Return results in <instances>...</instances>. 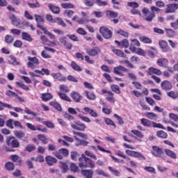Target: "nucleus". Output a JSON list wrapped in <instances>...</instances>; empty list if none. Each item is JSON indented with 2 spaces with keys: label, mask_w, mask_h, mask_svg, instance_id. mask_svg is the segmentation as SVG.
<instances>
[{
  "label": "nucleus",
  "mask_w": 178,
  "mask_h": 178,
  "mask_svg": "<svg viewBox=\"0 0 178 178\" xmlns=\"http://www.w3.org/2000/svg\"><path fill=\"white\" fill-rule=\"evenodd\" d=\"M9 18L11 20V24H13L15 27H18L20 26V19H17L15 15H11Z\"/></svg>",
  "instance_id": "obj_23"
},
{
  "label": "nucleus",
  "mask_w": 178,
  "mask_h": 178,
  "mask_svg": "<svg viewBox=\"0 0 178 178\" xmlns=\"http://www.w3.org/2000/svg\"><path fill=\"white\" fill-rule=\"evenodd\" d=\"M58 96L60 97L61 100H63L67 102H72L70 97H69L66 94L59 92H58Z\"/></svg>",
  "instance_id": "obj_36"
},
{
  "label": "nucleus",
  "mask_w": 178,
  "mask_h": 178,
  "mask_svg": "<svg viewBox=\"0 0 178 178\" xmlns=\"http://www.w3.org/2000/svg\"><path fill=\"white\" fill-rule=\"evenodd\" d=\"M126 154H127V155H128L129 156L134 157V158H136L138 159H143V160L146 159V158L144 156V155L139 152H134L132 150L127 149Z\"/></svg>",
  "instance_id": "obj_7"
},
{
  "label": "nucleus",
  "mask_w": 178,
  "mask_h": 178,
  "mask_svg": "<svg viewBox=\"0 0 178 178\" xmlns=\"http://www.w3.org/2000/svg\"><path fill=\"white\" fill-rule=\"evenodd\" d=\"M40 40L44 45H49L51 44V41L45 35H41Z\"/></svg>",
  "instance_id": "obj_58"
},
{
  "label": "nucleus",
  "mask_w": 178,
  "mask_h": 178,
  "mask_svg": "<svg viewBox=\"0 0 178 178\" xmlns=\"http://www.w3.org/2000/svg\"><path fill=\"white\" fill-rule=\"evenodd\" d=\"M52 23L53 24L56 23L58 25H59L60 26L63 27V28L67 27L66 23H65V22L60 17L54 18V21H52Z\"/></svg>",
  "instance_id": "obj_28"
},
{
  "label": "nucleus",
  "mask_w": 178,
  "mask_h": 178,
  "mask_svg": "<svg viewBox=\"0 0 178 178\" xmlns=\"http://www.w3.org/2000/svg\"><path fill=\"white\" fill-rule=\"evenodd\" d=\"M49 8L54 15L60 14V9L58 6H54V5H49Z\"/></svg>",
  "instance_id": "obj_33"
},
{
  "label": "nucleus",
  "mask_w": 178,
  "mask_h": 178,
  "mask_svg": "<svg viewBox=\"0 0 178 178\" xmlns=\"http://www.w3.org/2000/svg\"><path fill=\"white\" fill-rule=\"evenodd\" d=\"M156 65L159 67L167 68L168 65V60H167L166 58H159L156 60Z\"/></svg>",
  "instance_id": "obj_22"
},
{
  "label": "nucleus",
  "mask_w": 178,
  "mask_h": 178,
  "mask_svg": "<svg viewBox=\"0 0 178 178\" xmlns=\"http://www.w3.org/2000/svg\"><path fill=\"white\" fill-rule=\"evenodd\" d=\"M35 149H36V147L35 145H27L25 148V150L29 153L35 151Z\"/></svg>",
  "instance_id": "obj_59"
},
{
  "label": "nucleus",
  "mask_w": 178,
  "mask_h": 178,
  "mask_svg": "<svg viewBox=\"0 0 178 178\" xmlns=\"http://www.w3.org/2000/svg\"><path fill=\"white\" fill-rule=\"evenodd\" d=\"M161 88L162 90L168 91L170 90L172 88V85L170 83V81H168L167 80H165L164 81H162L161 83Z\"/></svg>",
  "instance_id": "obj_21"
},
{
  "label": "nucleus",
  "mask_w": 178,
  "mask_h": 178,
  "mask_svg": "<svg viewBox=\"0 0 178 178\" xmlns=\"http://www.w3.org/2000/svg\"><path fill=\"white\" fill-rule=\"evenodd\" d=\"M81 173L85 178H93L94 172L92 170H82Z\"/></svg>",
  "instance_id": "obj_26"
},
{
  "label": "nucleus",
  "mask_w": 178,
  "mask_h": 178,
  "mask_svg": "<svg viewBox=\"0 0 178 178\" xmlns=\"http://www.w3.org/2000/svg\"><path fill=\"white\" fill-rule=\"evenodd\" d=\"M50 106H53L54 108V109H56L59 112H62L63 111V108L62 106H60V104L56 102H51L49 103Z\"/></svg>",
  "instance_id": "obj_34"
},
{
  "label": "nucleus",
  "mask_w": 178,
  "mask_h": 178,
  "mask_svg": "<svg viewBox=\"0 0 178 178\" xmlns=\"http://www.w3.org/2000/svg\"><path fill=\"white\" fill-rule=\"evenodd\" d=\"M140 43L139 40L137 39H134L133 40H131L130 46H129V49L131 52H136V47H140Z\"/></svg>",
  "instance_id": "obj_17"
},
{
  "label": "nucleus",
  "mask_w": 178,
  "mask_h": 178,
  "mask_svg": "<svg viewBox=\"0 0 178 178\" xmlns=\"http://www.w3.org/2000/svg\"><path fill=\"white\" fill-rule=\"evenodd\" d=\"M111 50H112V52H113L115 54H116L118 57H121L122 58H127L126 54L122 50L115 49L114 48H113Z\"/></svg>",
  "instance_id": "obj_30"
},
{
  "label": "nucleus",
  "mask_w": 178,
  "mask_h": 178,
  "mask_svg": "<svg viewBox=\"0 0 178 178\" xmlns=\"http://www.w3.org/2000/svg\"><path fill=\"white\" fill-rule=\"evenodd\" d=\"M8 171H13L15 169V164L13 162H7L4 165Z\"/></svg>",
  "instance_id": "obj_44"
},
{
  "label": "nucleus",
  "mask_w": 178,
  "mask_h": 178,
  "mask_svg": "<svg viewBox=\"0 0 178 178\" xmlns=\"http://www.w3.org/2000/svg\"><path fill=\"white\" fill-rule=\"evenodd\" d=\"M168 97L173 99H178V91L175 92V91H170L168 92Z\"/></svg>",
  "instance_id": "obj_50"
},
{
  "label": "nucleus",
  "mask_w": 178,
  "mask_h": 178,
  "mask_svg": "<svg viewBox=\"0 0 178 178\" xmlns=\"http://www.w3.org/2000/svg\"><path fill=\"white\" fill-rule=\"evenodd\" d=\"M127 6H129V8H133V9H134V8H139L140 5L137 2L133 1V2H127Z\"/></svg>",
  "instance_id": "obj_64"
},
{
  "label": "nucleus",
  "mask_w": 178,
  "mask_h": 178,
  "mask_svg": "<svg viewBox=\"0 0 178 178\" xmlns=\"http://www.w3.org/2000/svg\"><path fill=\"white\" fill-rule=\"evenodd\" d=\"M108 170L113 174L115 177L120 176V172L118 170H115L113 167L108 166Z\"/></svg>",
  "instance_id": "obj_52"
},
{
  "label": "nucleus",
  "mask_w": 178,
  "mask_h": 178,
  "mask_svg": "<svg viewBox=\"0 0 178 178\" xmlns=\"http://www.w3.org/2000/svg\"><path fill=\"white\" fill-rule=\"evenodd\" d=\"M159 46H160L162 52H170L171 51L170 47L168 46V43L166 40L159 41Z\"/></svg>",
  "instance_id": "obj_11"
},
{
  "label": "nucleus",
  "mask_w": 178,
  "mask_h": 178,
  "mask_svg": "<svg viewBox=\"0 0 178 178\" xmlns=\"http://www.w3.org/2000/svg\"><path fill=\"white\" fill-rule=\"evenodd\" d=\"M4 42L8 44H12L14 42V38L10 35H6L4 38Z\"/></svg>",
  "instance_id": "obj_47"
},
{
  "label": "nucleus",
  "mask_w": 178,
  "mask_h": 178,
  "mask_svg": "<svg viewBox=\"0 0 178 178\" xmlns=\"http://www.w3.org/2000/svg\"><path fill=\"white\" fill-rule=\"evenodd\" d=\"M152 154L154 156L161 158L164 154V152L162 148H160L159 147H158L156 145H153Z\"/></svg>",
  "instance_id": "obj_9"
},
{
  "label": "nucleus",
  "mask_w": 178,
  "mask_h": 178,
  "mask_svg": "<svg viewBox=\"0 0 178 178\" xmlns=\"http://www.w3.org/2000/svg\"><path fill=\"white\" fill-rule=\"evenodd\" d=\"M86 53L88 55L92 56V57H95L97 56L99 54L101 53V49H99L98 47H95L94 49H88L86 50Z\"/></svg>",
  "instance_id": "obj_14"
},
{
  "label": "nucleus",
  "mask_w": 178,
  "mask_h": 178,
  "mask_svg": "<svg viewBox=\"0 0 178 178\" xmlns=\"http://www.w3.org/2000/svg\"><path fill=\"white\" fill-rule=\"evenodd\" d=\"M85 154L81 155V157L79 158V166L81 168H90L94 169L95 168V163L92 161L95 159V161L97 160V157L95 154H93L89 151H85ZM89 156V157H86Z\"/></svg>",
  "instance_id": "obj_1"
},
{
  "label": "nucleus",
  "mask_w": 178,
  "mask_h": 178,
  "mask_svg": "<svg viewBox=\"0 0 178 178\" xmlns=\"http://www.w3.org/2000/svg\"><path fill=\"white\" fill-rule=\"evenodd\" d=\"M46 163L49 166H52L54 163H58V160L55 157L51 156H47L45 157Z\"/></svg>",
  "instance_id": "obj_25"
},
{
  "label": "nucleus",
  "mask_w": 178,
  "mask_h": 178,
  "mask_svg": "<svg viewBox=\"0 0 178 178\" xmlns=\"http://www.w3.org/2000/svg\"><path fill=\"white\" fill-rule=\"evenodd\" d=\"M14 136L15 138H17L19 140H22L24 143H28V136L22 131H15Z\"/></svg>",
  "instance_id": "obj_8"
},
{
  "label": "nucleus",
  "mask_w": 178,
  "mask_h": 178,
  "mask_svg": "<svg viewBox=\"0 0 178 178\" xmlns=\"http://www.w3.org/2000/svg\"><path fill=\"white\" fill-rule=\"evenodd\" d=\"M104 122H106V124H107L108 126L112 127L113 129L117 128L116 124H115L113 120L106 118H104Z\"/></svg>",
  "instance_id": "obj_39"
},
{
  "label": "nucleus",
  "mask_w": 178,
  "mask_h": 178,
  "mask_svg": "<svg viewBox=\"0 0 178 178\" xmlns=\"http://www.w3.org/2000/svg\"><path fill=\"white\" fill-rule=\"evenodd\" d=\"M131 133L136 136L138 138L143 139L144 138L143 132H140L139 130L133 129L131 131Z\"/></svg>",
  "instance_id": "obj_43"
},
{
  "label": "nucleus",
  "mask_w": 178,
  "mask_h": 178,
  "mask_svg": "<svg viewBox=\"0 0 178 178\" xmlns=\"http://www.w3.org/2000/svg\"><path fill=\"white\" fill-rule=\"evenodd\" d=\"M22 40L27 41L29 42H31L33 41V38L28 33L22 32Z\"/></svg>",
  "instance_id": "obj_31"
},
{
  "label": "nucleus",
  "mask_w": 178,
  "mask_h": 178,
  "mask_svg": "<svg viewBox=\"0 0 178 178\" xmlns=\"http://www.w3.org/2000/svg\"><path fill=\"white\" fill-rule=\"evenodd\" d=\"M145 115L147 119L151 120L156 121L157 119H159V116L155 113L146 112L145 113Z\"/></svg>",
  "instance_id": "obj_27"
},
{
  "label": "nucleus",
  "mask_w": 178,
  "mask_h": 178,
  "mask_svg": "<svg viewBox=\"0 0 178 178\" xmlns=\"http://www.w3.org/2000/svg\"><path fill=\"white\" fill-rule=\"evenodd\" d=\"M15 84H17V86H19V87L21 88L22 90H25L26 91H29L30 90L27 85H24L20 81L15 82Z\"/></svg>",
  "instance_id": "obj_54"
},
{
  "label": "nucleus",
  "mask_w": 178,
  "mask_h": 178,
  "mask_svg": "<svg viewBox=\"0 0 178 178\" xmlns=\"http://www.w3.org/2000/svg\"><path fill=\"white\" fill-rule=\"evenodd\" d=\"M95 172L97 175L99 176H104L105 177H109V175L106 174L103 170L97 169L95 170Z\"/></svg>",
  "instance_id": "obj_60"
},
{
  "label": "nucleus",
  "mask_w": 178,
  "mask_h": 178,
  "mask_svg": "<svg viewBox=\"0 0 178 178\" xmlns=\"http://www.w3.org/2000/svg\"><path fill=\"white\" fill-rule=\"evenodd\" d=\"M131 84H133L135 88H136L137 90L143 89V86L139 81H131Z\"/></svg>",
  "instance_id": "obj_62"
},
{
  "label": "nucleus",
  "mask_w": 178,
  "mask_h": 178,
  "mask_svg": "<svg viewBox=\"0 0 178 178\" xmlns=\"http://www.w3.org/2000/svg\"><path fill=\"white\" fill-rule=\"evenodd\" d=\"M177 9H178L177 3L168 4V5H166L165 13V14L174 13L175 10H177Z\"/></svg>",
  "instance_id": "obj_13"
},
{
  "label": "nucleus",
  "mask_w": 178,
  "mask_h": 178,
  "mask_svg": "<svg viewBox=\"0 0 178 178\" xmlns=\"http://www.w3.org/2000/svg\"><path fill=\"white\" fill-rule=\"evenodd\" d=\"M72 129L79 131H85L86 129V124L80 122L79 120H75L70 123Z\"/></svg>",
  "instance_id": "obj_4"
},
{
  "label": "nucleus",
  "mask_w": 178,
  "mask_h": 178,
  "mask_svg": "<svg viewBox=\"0 0 178 178\" xmlns=\"http://www.w3.org/2000/svg\"><path fill=\"white\" fill-rule=\"evenodd\" d=\"M139 40H140V42L144 44H152V39L149 38H147L146 36H140V38H139Z\"/></svg>",
  "instance_id": "obj_40"
},
{
  "label": "nucleus",
  "mask_w": 178,
  "mask_h": 178,
  "mask_svg": "<svg viewBox=\"0 0 178 178\" xmlns=\"http://www.w3.org/2000/svg\"><path fill=\"white\" fill-rule=\"evenodd\" d=\"M165 33H166V35L170 38L175 35V31L172 29H166Z\"/></svg>",
  "instance_id": "obj_61"
},
{
  "label": "nucleus",
  "mask_w": 178,
  "mask_h": 178,
  "mask_svg": "<svg viewBox=\"0 0 178 178\" xmlns=\"http://www.w3.org/2000/svg\"><path fill=\"white\" fill-rule=\"evenodd\" d=\"M70 169L71 170L72 172H77L79 170V167L77 165H76L74 163H72L70 165Z\"/></svg>",
  "instance_id": "obj_63"
},
{
  "label": "nucleus",
  "mask_w": 178,
  "mask_h": 178,
  "mask_svg": "<svg viewBox=\"0 0 178 178\" xmlns=\"http://www.w3.org/2000/svg\"><path fill=\"white\" fill-rule=\"evenodd\" d=\"M70 97H71L74 102L77 103L80 102L83 99L81 95L76 91H72L71 94H70Z\"/></svg>",
  "instance_id": "obj_18"
},
{
  "label": "nucleus",
  "mask_w": 178,
  "mask_h": 178,
  "mask_svg": "<svg viewBox=\"0 0 178 178\" xmlns=\"http://www.w3.org/2000/svg\"><path fill=\"white\" fill-rule=\"evenodd\" d=\"M54 156L57 159L63 160V158H67L70 156V151L67 148H60L52 152Z\"/></svg>",
  "instance_id": "obj_2"
},
{
  "label": "nucleus",
  "mask_w": 178,
  "mask_h": 178,
  "mask_svg": "<svg viewBox=\"0 0 178 178\" xmlns=\"http://www.w3.org/2000/svg\"><path fill=\"white\" fill-rule=\"evenodd\" d=\"M147 73L149 76H154L153 74H156L157 76H161L163 74V72L162 71H161L160 69H157L153 67H150L148 69Z\"/></svg>",
  "instance_id": "obj_20"
},
{
  "label": "nucleus",
  "mask_w": 178,
  "mask_h": 178,
  "mask_svg": "<svg viewBox=\"0 0 178 178\" xmlns=\"http://www.w3.org/2000/svg\"><path fill=\"white\" fill-rule=\"evenodd\" d=\"M106 15L108 17H109L111 19H115V18L118 17V13L117 12H114L112 10H107Z\"/></svg>",
  "instance_id": "obj_42"
},
{
  "label": "nucleus",
  "mask_w": 178,
  "mask_h": 178,
  "mask_svg": "<svg viewBox=\"0 0 178 178\" xmlns=\"http://www.w3.org/2000/svg\"><path fill=\"white\" fill-rule=\"evenodd\" d=\"M71 67L76 72H82L81 67L76 63L74 61L71 63Z\"/></svg>",
  "instance_id": "obj_46"
},
{
  "label": "nucleus",
  "mask_w": 178,
  "mask_h": 178,
  "mask_svg": "<svg viewBox=\"0 0 178 178\" xmlns=\"http://www.w3.org/2000/svg\"><path fill=\"white\" fill-rule=\"evenodd\" d=\"M34 17L35 21H36L37 22V27L40 29V30L42 29H45L42 25H41V24H43L44 22L43 17L42 15H34Z\"/></svg>",
  "instance_id": "obj_16"
},
{
  "label": "nucleus",
  "mask_w": 178,
  "mask_h": 178,
  "mask_svg": "<svg viewBox=\"0 0 178 178\" xmlns=\"http://www.w3.org/2000/svg\"><path fill=\"white\" fill-rule=\"evenodd\" d=\"M83 111L85 113L90 115L92 118H95L98 117V113L89 107H84Z\"/></svg>",
  "instance_id": "obj_24"
},
{
  "label": "nucleus",
  "mask_w": 178,
  "mask_h": 178,
  "mask_svg": "<svg viewBox=\"0 0 178 178\" xmlns=\"http://www.w3.org/2000/svg\"><path fill=\"white\" fill-rule=\"evenodd\" d=\"M152 123H153V121L145 119V118H142L140 120V124L145 127L152 128Z\"/></svg>",
  "instance_id": "obj_29"
},
{
  "label": "nucleus",
  "mask_w": 178,
  "mask_h": 178,
  "mask_svg": "<svg viewBox=\"0 0 178 178\" xmlns=\"http://www.w3.org/2000/svg\"><path fill=\"white\" fill-rule=\"evenodd\" d=\"M42 100L44 102H47L49 99H52L53 96L51 93H42L41 95Z\"/></svg>",
  "instance_id": "obj_35"
},
{
  "label": "nucleus",
  "mask_w": 178,
  "mask_h": 178,
  "mask_svg": "<svg viewBox=\"0 0 178 178\" xmlns=\"http://www.w3.org/2000/svg\"><path fill=\"white\" fill-rule=\"evenodd\" d=\"M74 135H76L77 136H79L80 138H82L85 140H87L88 139V135L85 133H83V132H77V131H73L72 132Z\"/></svg>",
  "instance_id": "obj_53"
},
{
  "label": "nucleus",
  "mask_w": 178,
  "mask_h": 178,
  "mask_svg": "<svg viewBox=\"0 0 178 178\" xmlns=\"http://www.w3.org/2000/svg\"><path fill=\"white\" fill-rule=\"evenodd\" d=\"M71 154V159L72 161H77L78 159H79L80 157V154L78 153V152H71L70 153Z\"/></svg>",
  "instance_id": "obj_55"
},
{
  "label": "nucleus",
  "mask_w": 178,
  "mask_h": 178,
  "mask_svg": "<svg viewBox=\"0 0 178 178\" xmlns=\"http://www.w3.org/2000/svg\"><path fill=\"white\" fill-rule=\"evenodd\" d=\"M51 76L56 81H59L60 82H65L67 81L66 76H64L62 73H51Z\"/></svg>",
  "instance_id": "obj_15"
},
{
  "label": "nucleus",
  "mask_w": 178,
  "mask_h": 178,
  "mask_svg": "<svg viewBox=\"0 0 178 178\" xmlns=\"http://www.w3.org/2000/svg\"><path fill=\"white\" fill-rule=\"evenodd\" d=\"M145 18H143L145 21L148 22H152L154 17H155V13H149V14H147L146 15H144Z\"/></svg>",
  "instance_id": "obj_37"
},
{
  "label": "nucleus",
  "mask_w": 178,
  "mask_h": 178,
  "mask_svg": "<svg viewBox=\"0 0 178 178\" xmlns=\"http://www.w3.org/2000/svg\"><path fill=\"white\" fill-rule=\"evenodd\" d=\"M115 33L123 36L125 38H127L129 35V33L127 31H123L122 29H119L118 31H115Z\"/></svg>",
  "instance_id": "obj_48"
},
{
  "label": "nucleus",
  "mask_w": 178,
  "mask_h": 178,
  "mask_svg": "<svg viewBox=\"0 0 178 178\" xmlns=\"http://www.w3.org/2000/svg\"><path fill=\"white\" fill-rule=\"evenodd\" d=\"M27 60L29 61L27 63V67H30L31 69L33 70L37 67L40 65L39 59L36 57H27Z\"/></svg>",
  "instance_id": "obj_6"
},
{
  "label": "nucleus",
  "mask_w": 178,
  "mask_h": 178,
  "mask_svg": "<svg viewBox=\"0 0 178 178\" xmlns=\"http://www.w3.org/2000/svg\"><path fill=\"white\" fill-rule=\"evenodd\" d=\"M4 108H7L8 109H12V106L9 104H6L0 101V111L4 110Z\"/></svg>",
  "instance_id": "obj_49"
},
{
  "label": "nucleus",
  "mask_w": 178,
  "mask_h": 178,
  "mask_svg": "<svg viewBox=\"0 0 178 178\" xmlns=\"http://www.w3.org/2000/svg\"><path fill=\"white\" fill-rule=\"evenodd\" d=\"M115 43L120 49H128L129 47V42L127 39H124L122 41L115 40Z\"/></svg>",
  "instance_id": "obj_12"
},
{
  "label": "nucleus",
  "mask_w": 178,
  "mask_h": 178,
  "mask_svg": "<svg viewBox=\"0 0 178 178\" xmlns=\"http://www.w3.org/2000/svg\"><path fill=\"white\" fill-rule=\"evenodd\" d=\"M38 139L39 141L42 142V144H44V145L48 144V138H47V137H45V136L43 134H38Z\"/></svg>",
  "instance_id": "obj_38"
},
{
  "label": "nucleus",
  "mask_w": 178,
  "mask_h": 178,
  "mask_svg": "<svg viewBox=\"0 0 178 178\" xmlns=\"http://www.w3.org/2000/svg\"><path fill=\"white\" fill-rule=\"evenodd\" d=\"M156 136L158 138H161L162 139H166L168 138V134L163 131H158L156 132Z\"/></svg>",
  "instance_id": "obj_45"
},
{
  "label": "nucleus",
  "mask_w": 178,
  "mask_h": 178,
  "mask_svg": "<svg viewBox=\"0 0 178 178\" xmlns=\"http://www.w3.org/2000/svg\"><path fill=\"white\" fill-rule=\"evenodd\" d=\"M10 159L13 161V163H17L19 166L23 165V160L17 154H12L10 156Z\"/></svg>",
  "instance_id": "obj_19"
},
{
  "label": "nucleus",
  "mask_w": 178,
  "mask_h": 178,
  "mask_svg": "<svg viewBox=\"0 0 178 178\" xmlns=\"http://www.w3.org/2000/svg\"><path fill=\"white\" fill-rule=\"evenodd\" d=\"M84 93L86 95L88 99L89 100H95L96 98L95 95L90 92L89 91H85Z\"/></svg>",
  "instance_id": "obj_56"
},
{
  "label": "nucleus",
  "mask_w": 178,
  "mask_h": 178,
  "mask_svg": "<svg viewBox=\"0 0 178 178\" xmlns=\"http://www.w3.org/2000/svg\"><path fill=\"white\" fill-rule=\"evenodd\" d=\"M129 72V70L122 65H118V67H115L113 69L114 74H118L120 76H124V73L122 72Z\"/></svg>",
  "instance_id": "obj_10"
},
{
  "label": "nucleus",
  "mask_w": 178,
  "mask_h": 178,
  "mask_svg": "<svg viewBox=\"0 0 178 178\" xmlns=\"http://www.w3.org/2000/svg\"><path fill=\"white\" fill-rule=\"evenodd\" d=\"M111 90H112V92L115 93H117V94L121 93L120 88H119L118 85H111Z\"/></svg>",
  "instance_id": "obj_51"
},
{
  "label": "nucleus",
  "mask_w": 178,
  "mask_h": 178,
  "mask_svg": "<svg viewBox=\"0 0 178 178\" xmlns=\"http://www.w3.org/2000/svg\"><path fill=\"white\" fill-rule=\"evenodd\" d=\"M164 152L166 156H169L172 159H176L177 158V156L176 155V154L169 149H165Z\"/></svg>",
  "instance_id": "obj_32"
},
{
  "label": "nucleus",
  "mask_w": 178,
  "mask_h": 178,
  "mask_svg": "<svg viewBox=\"0 0 178 178\" xmlns=\"http://www.w3.org/2000/svg\"><path fill=\"white\" fill-rule=\"evenodd\" d=\"M60 168L62 169V172L66 173L68 170V165L66 163H64L63 161L60 162Z\"/></svg>",
  "instance_id": "obj_57"
},
{
  "label": "nucleus",
  "mask_w": 178,
  "mask_h": 178,
  "mask_svg": "<svg viewBox=\"0 0 178 178\" xmlns=\"http://www.w3.org/2000/svg\"><path fill=\"white\" fill-rule=\"evenodd\" d=\"M99 31L106 40H110L113 37V32L108 28L102 26L99 28Z\"/></svg>",
  "instance_id": "obj_5"
},
{
  "label": "nucleus",
  "mask_w": 178,
  "mask_h": 178,
  "mask_svg": "<svg viewBox=\"0 0 178 178\" xmlns=\"http://www.w3.org/2000/svg\"><path fill=\"white\" fill-rule=\"evenodd\" d=\"M6 143L8 147L13 149L19 148L20 147V143L13 136H8Z\"/></svg>",
  "instance_id": "obj_3"
},
{
  "label": "nucleus",
  "mask_w": 178,
  "mask_h": 178,
  "mask_svg": "<svg viewBox=\"0 0 178 178\" xmlns=\"http://www.w3.org/2000/svg\"><path fill=\"white\" fill-rule=\"evenodd\" d=\"M60 6L64 9H74L75 8L74 5L72 3H62Z\"/></svg>",
  "instance_id": "obj_41"
}]
</instances>
